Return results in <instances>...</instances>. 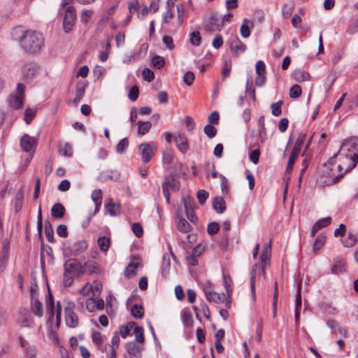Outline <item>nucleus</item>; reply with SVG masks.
I'll list each match as a JSON object with an SVG mask.
<instances>
[{
    "label": "nucleus",
    "mask_w": 358,
    "mask_h": 358,
    "mask_svg": "<svg viewBox=\"0 0 358 358\" xmlns=\"http://www.w3.org/2000/svg\"><path fill=\"white\" fill-rule=\"evenodd\" d=\"M341 178L334 164V158H330L327 163H324L319 167L317 183L320 186H329L334 184Z\"/></svg>",
    "instance_id": "1"
},
{
    "label": "nucleus",
    "mask_w": 358,
    "mask_h": 358,
    "mask_svg": "<svg viewBox=\"0 0 358 358\" xmlns=\"http://www.w3.org/2000/svg\"><path fill=\"white\" fill-rule=\"evenodd\" d=\"M22 35L19 36L21 46L30 53L39 51L44 44L43 35L33 30L20 31Z\"/></svg>",
    "instance_id": "2"
},
{
    "label": "nucleus",
    "mask_w": 358,
    "mask_h": 358,
    "mask_svg": "<svg viewBox=\"0 0 358 358\" xmlns=\"http://www.w3.org/2000/svg\"><path fill=\"white\" fill-rule=\"evenodd\" d=\"M345 150V148L343 150H339L332 157L334 160L336 159L338 162L336 169L338 173L341 174V178L345 173L354 169L358 162L357 159L347 155Z\"/></svg>",
    "instance_id": "3"
},
{
    "label": "nucleus",
    "mask_w": 358,
    "mask_h": 358,
    "mask_svg": "<svg viewBox=\"0 0 358 358\" xmlns=\"http://www.w3.org/2000/svg\"><path fill=\"white\" fill-rule=\"evenodd\" d=\"M144 163H148L154 156L157 150V145L154 142L141 143L138 147Z\"/></svg>",
    "instance_id": "4"
},
{
    "label": "nucleus",
    "mask_w": 358,
    "mask_h": 358,
    "mask_svg": "<svg viewBox=\"0 0 358 358\" xmlns=\"http://www.w3.org/2000/svg\"><path fill=\"white\" fill-rule=\"evenodd\" d=\"M75 304L72 302H66L64 308L65 320L69 327L75 328L78 324V317L73 311Z\"/></svg>",
    "instance_id": "5"
},
{
    "label": "nucleus",
    "mask_w": 358,
    "mask_h": 358,
    "mask_svg": "<svg viewBox=\"0 0 358 358\" xmlns=\"http://www.w3.org/2000/svg\"><path fill=\"white\" fill-rule=\"evenodd\" d=\"M305 138H306V136L301 134L299 136L297 141H296V143L294 145L293 150L291 152V155L289 157L287 166V171H291L292 170L294 162L301 151V148Z\"/></svg>",
    "instance_id": "6"
},
{
    "label": "nucleus",
    "mask_w": 358,
    "mask_h": 358,
    "mask_svg": "<svg viewBox=\"0 0 358 358\" xmlns=\"http://www.w3.org/2000/svg\"><path fill=\"white\" fill-rule=\"evenodd\" d=\"M76 20V11L73 6H69L66 9L63 28L66 33L69 32L73 27L74 26L75 21Z\"/></svg>",
    "instance_id": "7"
},
{
    "label": "nucleus",
    "mask_w": 358,
    "mask_h": 358,
    "mask_svg": "<svg viewBox=\"0 0 358 358\" xmlns=\"http://www.w3.org/2000/svg\"><path fill=\"white\" fill-rule=\"evenodd\" d=\"M345 148V154L351 157H353L358 160V139L352 138L345 141L340 150Z\"/></svg>",
    "instance_id": "8"
},
{
    "label": "nucleus",
    "mask_w": 358,
    "mask_h": 358,
    "mask_svg": "<svg viewBox=\"0 0 358 358\" xmlns=\"http://www.w3.org/2000/svg\"><path fill=\"white\" fill-rule=\"evenodd\" d=\"M64 272L72 274L73 272L83 274L85 272L84 266L76 259H68L64 265Z\"/></svg>",
    "instance_id": "9"
},
{
    "label": "nucleus",
    "mask_w": 358,
    "mask_h": 358,
    "mask_svg": "<svg viewBox=\"0 0 358 358\" xmlns=\"http://www.w3.org/2000/svg\"><path fill=\"white\" fill-rule=\"evenodd\" d=\"M88 247V243L86 241L82 240L76 241L69 245V255L77 257L83 253Z\"/></svg>",
    "instance_id": "10"
},
{
    "label": "nucleus",
    "mask_w": 358,
    "mask_h": 358,
    "mask_svg": "<svg viewBox=\"0 0 358 358\" xmlns=\"http://www.w3.org/2000/svg\"><path fill=\"white\" fill-rule=\"evenodd\" d=\"M346 268V261L341 257H337L334 259V264L331 268V272L334 275H339L345 273Z\"/></svg>",
    "instance_id": "11"
},
{
    "label": "nucleus",
    "mask_w": 358,
    "mask_h": 358,
    "mask_svg": "<svg viewBox=\"0 0 358 358\" xmlns=\"http://www.w3.org/2000/svg\"><path fill=\"white\" fill-rule=\"evenodd\" d=\"M39 66L35 63H28L22 67V75L27 80L33 79L38 73Z\"/></svg>",
    "instance_id": "12"
},
{
    "label": "nucleus",
    "mask_w": 358,
    "mask_h": 358,
    "mask_svg": "<svg viewBox=\"0 0 358 358\" xmlns=\"http://www.w3.org/2000/svg\"><path fill=\"white\" fill-rule=\"evenodd\" d=\"M103 308L104 301L102 299L91 297L86 301V308L90 313L97 310H103Z\"/></svg>",
    "instance_id": "13"
},
{
    "label": "nucleus",
    "mask_w": 358,
    "mask_h": 358,
    "mask_svg": "<svg viewBox=\"0 0 358 358\" xmlns=\"http://www.w3.org/2000/svg\"><path fill=\"white\" fill-rule=\"evenodd\" d=\"M37 141L35 138L28 134H24L21 138L20 145L24 152H30L36 145Z\"/></svg>",
    "instance_id": "14"
},
{
    "label": "nucleus",
    "mask_w": 358,
    "mask_h": 358,
    "mask_svg": "<svg viewBox=\"0 0 358 358\" xmlns=\"http://www.w3.org/2000/svg\"><path fill=\"white\" fill-rule=\"evenodd\" d=\"M20 345L24 348L26 358H36L37 350L36 346L30 345L23 338H20Z\"/></svg>",
    "instance_id": "15"
},
{
    "label": "nucleus",
    "mask_w": 358,
    "mask_h": 358,
    "mask_svg": "<svg viewBox=\"0 0 358 358\" xmlns=\"http://www.w3.org/2000/svg\"><path fill=\"white\" fill-rule=\"evenodd\" d=\"M271 244L269 243L268 245H266L262 250V253L261 255V271L263 275H265L266 267L269 264L271 257Z\"/></svg>",
    "instance_id": "16"
},
{
    "label": "nucleus",
    "mask_w": 358,
    "mask_h": 358,
    "mask_svg": "<svg viewBox=\"0 0 358 358\" xmlns=\"http://www.w3.org/2000/svg\"><path fill=\"white\" fill-rule=\"evenodd\" d=\"M182 201L187 217L191 222H196L197 220V217L193 211L192 202L191 199L189 198H183Z\"/></svg>",
    "instance_id": "17"
},
{
    "label": "nucleus",
    "mask_w": 358,
    "mask_h": 358,
    "mask_svg": "<svg viewBox=\"0 0 358 358\" xmlns=\"http://www.w3.org/2000/svg\"><path fill=\"white\" fill-rule=\"evenodd\" d=\"M222 26V22L220 19H218L216 16L213 15L210 17L208 22L205 24V29L207 31L213 32L219 31L220 27Z\"/></svg>",
    "instance_id": "18"
},
{
    "label": "nucleus",
    "mask_w": 358,
    "mask_h": 358,
    "mask_svg": "<svg viewBox=\"0 0 358 358\" xmlns=\"http://www.w3.org/2000/svg\"><path fill=\"white\" fill-rule=\"evenodd\" d=\"M254 23L252 21L245 18L243 20L242 24L240 27V32L243 38H248L250 35V30L253 28Z\"/></svg>",
    "instance_id": "19"
},
{
    "label": "nucleus",
    "mask_w": 358,
    "mask_h": 358,
    "mask_svg": "<svg viewBox=\"0 0 358 358\" xmlns=\"http://www.w3.org/2000/svg\"><path fill=\"white\" fill-rule=\"evenodd\" d=\"M126 350L129 355L130 358H141V352L140 348L134 342H129L126 345Z\"/></svg>",
    "instance_id": "20"
},
{
    "label": "nucleus",
    "mask_w": 358,
    "mask_h": 358,
    "mask_svg": "<svg viewBox=\"0 0 358 358\" xmlns=\"http://www.w3.org/2000/svg\"><path fill=\"white\" fill-rule=\"evenodd\" d=\"M105 207L111 216H116L120 213V204L115 203L112 199H108L106 201Z\"/></svg>",
    "instance_id": "21"
},
{
    "label": "nucleus",
    "mask_w": 358,
    "mask_h": 358,
    "mask_svg": "<svg viewBox=\"0 0 358 358\" xmlns=\"http://www.w3.org/2000/svg\"><path fill=\"white\" fill-rule=\"evenodd\" d=\"M31 309L32 313L37 317H41L43 316V312L42 303H41L38 298H34L31 299Z\"/></svg>",
    "instance_id": "22"
},
{
    "label": "nucleus",
    "mask_w": 358,
    "mask_h": 358,
    "mask_svg": "<svg viewBox=\"0 0 358 358\" xmlns=\"http://www.w3.org/2000/svg\"><path fill=\"white\" fill-rule=\"evenodd\" d=\"M213 207L218 213H222L226 210V203L222 197L216 196L213 201Z\"/></svg>",
    "instance_id": "23"
},
{
    "label": "nucleus",
    "mask_w": 358,
    "mask_h": 358,
    "mask_svg": "<svg viewBox=\"0 0 358 358\" xmlns=\"http://www.w3.org/2000/svg\"><path fill=\"white\" fill-rule=\"evenodd\" d=\"M181 319L185 327H192L193 324V317L191 312L187 309H183L181 312Z\"/></svg>",
    "instance_id": "24"
},
{
    "label": "nucleus",
    "mask_w": 358,
    "mask_h": 358,
    "mask_svg": "<svg viewBox=\"0 0 358 358\" xmlns=\"http://www.w3.org/2000/svg\"><path fill=\"white\" fill-rule=\"evenodd\" d=\"M162 185H165L166 189H171L173 192H176L180 189V182L173 177H169L163 182Z\"/></svg>",
    "instance_id": "25"
},
{
    "label": "nucleus",
    "mask_w": 358,
    "mask_h": 358,
    "mask_svg": "<svg viewBox=\"0 0 358 358\" xmlns=\"http://www.w3.org/2000/svg\"><path fill=\"white\" fill-rule=\"evenodd\" d=\"M65 213V208L62 204L57 203L53 205L51 208L52 216L55 218H62Z\"/></svg>",
    "instance_id": "26"
},
{
    "label": "nucleus",
    "mask_w": 358,
    "mask_h": 358,
    "mask_svg": "<svg viewBox=\"0 0 358 358\" xmlns=\"http://www.w3.org/2000/svg\"><path fill=\"white\" fill-rule=\"evenodd\" d=\"M91 197L95 204V212H98L99 210L100 206L101 205V200H102L101 190L100 189L94 190L92 193Z\"/></svg>",
    "instance_id": "27"
},
{
    "label": "nucleus",
    "mask_w": 358,
    "mask_h": 358,
    "mask_svg": "<svg viewBox=\"0 0 358 358\" xmlns=\"http://www.w3.org/2000/svg\"><path fill=\"white\" fill-rule=\"evenodd\" d=\"M177 229L182 233H188L192 230L191 224L185 219L179 218L176 224Z\"/></svg>",
    "instance_id": "28"
},
{
    "label": "nucleus",
    "mask_w": 358,
    "mask_h": 358,
    "mask_svg": "<svg viewBox=\"0 0 358 358\" xmlns=\"http://www.w3.org/2000/svg\"><path fill=\"white\" fill-rule=\"evenodd\" d=\"M204 292L207 300L210 302L220 303L223 301L220 294L215 292L208 291L206 287L204 288Z\"/></svg>",
    "instance_id": "29"
},
{
    "label": "nucleus",
    "mask_w": 358,
    "mask_h": 358,
    "mask_svg": "<svg viewBox=\"0 0 358 358\" xmlns=\"http://www.w3.org/2000/svg\"><path fill=\"white\" fill-rule=\"evenodd\" d=\"M257 268H258L257 264H255L252 266L251 271H250V288H251V293H252V299L254 301L255 300V297H256L255 278V275H256Z\"/></svg>",
    "instance_id": "30"
},
{
    "label": "nucleus",
    "mask_w": 358,
    "mask_h": 358,
    "mask_svg": "<svg viewBox=\"0 0 358 358\" xmlns=\"http://www.w3.org/2000/svg\"><path fill=\"white\" fill-rule=\"evenodd\" d=\"M293 78L297 82H303L310 79V76L308 73L302 70H295L292 74Z\"/></svg>",
    "instance_id": "31"
},
{
    "label": "nucleus",
    "mask_w": 358,
    "mask_h": 358,
    "mask_svg": "<svg viewBox=\"0 0 358 358\" xmlns=\"http://www.w3.org/2000/svg\"><path fill=\"white\" fill-rule=\"evenodd\" d=\"M10 106L15 109H19L22 106V96L19 95H10L8 99Z\"/></svg>",
    "instance_id": "32"
},
{
    "label": "nucleus",
    "mask_w": 358,
    "mask_h": 358,
    "mask_svg": "<svg viewBox=\"0 0 358 358\" xmlns=\"http://www.w3.org/2000/svg\"><path fill=\"white\" fill-rule=\"evenodd\" d=\"M341 241L344 247L350 248L356 244L357 238L355 235L349 232L346 237H343V238L341 239Z\"/></svg>",
    "instance_id": "33"
},
{
    "label": "nucleus",
    "mask_w": 358,
    "mask_h": 358,
    "mask_svg": "<svg viewBox=\"0 0 358 358\" xmlns=\"http://www.w3.org/2000/svg\"><path fill=\"white\" fill-rule=\"evenodd\" d=\"M138 124V135L143 136L146 134L150 129L152 127V124L147 121V122H143L141 120H139L137 122Z\"/></svg>",
    "instance_id": "34"
},
{
    "label": "nucleus",
    "mask_w": 358,
    "mask_h": 358,
    "mask_svg": "<svg viewBox=\"0 0 358 358\" xmlns=\"http://www.w3.org/2000/svg\"><path fill=\"white\" fill-rule=\"evenodd\" d=\"M85 270H87L89 273H99L101 272V268L98 263L96 262H85L84 265Z\"/></svg>",
    "instance_id": "35"
},
{
    "label": "nucleus",
    "mask_w": 358,
    "mask_h": 358,
    "mask_svg": "<svg viewBox=\"0 0 358 358\" xmlns=\"http://www.w3.org/2000/svg\"><path fill=\"white\" fill-rule=\"evenodd\" d=\"M331 217L329 216L317 220L316 222H315V233L317 231L329 226L331 224Z\"/></svg>",
    "instance_id": "36"
},
{
    "label": "nucleus",
    "mask_w": 358,
    "mask_h": 358,
    "mask_svg": "<svg viewBox=\"0 0 358 358\" xmlns=\"http://www.w3.org/2000/svg\"><path fill=\"white\" fill-rule=\"evenodd\" d=\"M45 234L47 240L50 243H55L54 231L52 224L49 221H46L45 223Z\"/></svg>",
    "instance_id": "37"
},
{
    "label": "nucleus",
    "mask_w": 358,
    "mask_h": 358,
    "mask_svg": "<svg viewBox=\"0 0 358 358\" xmlns=\"http://www.w3.org/2000/svg\"><path fill=\"white\" fill-rule=\"evenodd\" d=\"M97 243L100 250L102 252H106L108 250V248L110 245V240L109 238H107L106 236L99 237L98 238Z\"/></svg>",
    "instance_id": "38"
},
{
    "label": "nucleus",
    "mask_w": 358,
    "mask_h": 358,
    "mask_svg": "<svg viewBox=\"0 0 358 358\" xmlns=\"http://www.w3.org/2000/svg\"><path fill=\"white\" fill-rule=\"evenodd\" d=\"M327 235L324 233L320 234L315 239V252L320 250L327 241Z\"/></svg>",
    "instance_id": "39"
},
{
    "label": "nucleus",
    "mask_w": 358,
    "mask_h": 358,
    "mask_svg": "<svg viewBox=\"0 0 358 358\" xmlns=\"http://www.w3.org/2000/svg\"><path fill=\"white\" fill-rule=\"evenodd\" d=\"M176 142L177 147L180 151H181L182 152H185L187 150V139L184 136H182L181 135H178V136H176Z\"/></svg>",
    "instance_id": "40"
},
{
    "label": "nucleus",
    "mask_w": 358,
    "mask_h": 358,
    "mask_svg": "<svg viewBox=\"0 0 358 358\" xmlns=\"http://www.w3.org/2000/svg\"><path fill=\"white\" fill-rule=\"evenodd\" d=\"M171 266V261L169 256L164 255L162 266V274L163 276L166 277L169 273Z\"/></svg>",
    "instance_id": "41"
},
{
    "label": "nucleus",
    "mask_w": 358,
    "mask_h": 358,
    "mask_svg": "<svg viewBox=\"0 0 358 358\" xmlns=\"http://www.w3.org/2000/svg\"><path fill=\"white\" fill-rule=\"evenodd\" d=\"M258 127H259V135L262 143H264L265 139L264 136L266 135V127L264 124V117L263 115L260 116L258 120Z\"/></svg>",
    "instance_id": "42"
},
{
    "label": "nucleus",
    "mask_w": 358,
    "mask_h": 358,
    "mask_svg": "<svg viewBox=\"0 0 358 358\" xmlns=\"http://www.w3.org/2000/svg\"><path fill=\"white\" fill-rule=\"evenodd\" d=\"M60 154L66 157H71L73 155V148L71 144L66 143L64 145H60L59 147Z\"/></svg>",
    "instance_id": "43"
},
{
    "label": "nucleus",
    "mask_w": 358,
    "mask_h": 358,
    "mask_svg": "<svg viewBox=\"0 0 358 358\" xmlns=\"http://www.w3.org/2000/svg\"><path fill=\"white\" fill-rule=\"evenodd\" d=\"M131 315L136 318H142L144 315V310L141 305L134 304L131 308Z\"/></svg>",
    "instance_id": "44"
},
{
    "label": "nucleus",
    "mask_w": 358,
    "mask_h": 358,
    "mask_svg": "<svg viewBox=\"0 0 358 358\" xmlns=\"http://www.w3.org/2000/svg\"><path fill=\"white\" fill-rule=\"evenodd\" d=\"M173 2L171 0H169L167 3V8L168 10L163 14V22L164 23H168L170 20L173 17V14L171 12L172 8H173Z\"/></svg>",
    "instance_id": "45"
},
{
    "label": "nucleus",
    "mask_w": 358,
    "mask_h": 358,
    "mask_svg": "<svg viewBox=\"0 0 358 358\" xmlns=\"http://www.w3.org/2000/svg\"><path fill=\"white\" fill-rule=\"evenodd\" d=\"M18 323L22 327H31L34 325V320L30 315L24 314L22 315V317L19 319Z\"/></svg>",
    "instance_id": "46"
},
{
    "label": "nucleus",
    "mask_w": 358,
    "mask_h": 358,
    "mask_svg": "<svg viewBox=\"0 0 358 358\" xmlns=\"http://www.w3.org/2000/svg\"><path fill=\"white\" fill-rule=\"evenodd\" d=\"M189 42L192 45L199 46L201 42L200 33L197 31H192L189 34Z\"/></svg>",
    "instance_id": "47"
},
{
    "label": "nucleus",
    "mask_w": 358,
    "mask_h": 358,
    "mask_svg": "<svg viewBox=\"0 0 358 358\" xmlns=\"http://www.w3.org/2000/svg\"><path fill=\"white\" fill-rule=\"evenodd\" d=\"M231 48L236 54L243 52L246 50V45L238 39L231 43Z\"/></svg>",
    "instance_id": "48"
},
{
    "label": "nucleus",
    "mask_w": 358,
    "mask_h": 358,
    "mask_svg": "<svg viewBox=\"0 0 358 358\" xmlns=\"http://www.w3.org/2000/svg\"><path fill=\"white\" fill-rule=\"evenodd\" d=\"M134 331L136 341L138 343H143L145 340L143 329L141 327L136 326V324L135 323V326L134 327Z\"/></svg>",
    "instance_id": "49"
},
{
    "label": "nucleus",
    "mask_w": 358,
    "mask_h": 358,
    "mask_svg": "<svg viewBox=\"0 0 358 358\" xmlns=\"http://www.w3.org/2000/svg\"><path fill=\"white\" fill-rule=\"evenodd\" d=\"M138 264H135L134 262H131L128 264V266L126 267L124 271V274L127 277L131 278L133 277L136 274V268H137Z\"/></svg>",
    "instance_id": "50"
},
{
    "label": "nucleus",
    "mask_w": 358,
    "mask_h": 358,
    "mask_svg": "<svg viewBox=\"0 0 358 358\" xmlns=\"http://www.w3.org/2000/svg\"><path fill=\"white\" fill-rule=\"evenodd\" d=\"M282 103H283L282 101H278V102L271 103V113L273 115L278 117L281 114V113H282L281 107H282Z\"/></svg>",
    "instance_id": "51"
},
{
    "label": "nucleus",
    "mask_w": 358,
    "mask_h": 358,
    "mask_svg": "<svg viewBox=\"0 0 358 358\" xmlns=\"http://www.w3.org/2000/svg\"><path fill=\"white\" fill-rule=\"evenodd\" d=\"M223 280L226 292L227 293V295L229 296L233 291V288L231 287V278L229 275L224 274L223 275Z\"/></svg>",
    "instance_id": "52"
},
{
    "label": "nucleus",
    "mask_w": 358,
    "mask_h": 358,
    "mask_svg": "<svg viewBox=\"0 0 358 358\" xmlns=\"http://www.w3.org/2000/svg\"><path fill=\"white\" fill-rule=\"evenodd\" d=\"M135 326V322H129L127 325L122 326L120 328V334L122 338H125L130 334L131 330Z\"/></svg>",
    "instance_id": "53"
},
{
    "label": "nucleus",
    "mask_w": 358,
    "mask_h": 358,
    "mask_svg": "<svg viewBox=\"0 0 358 358\" xmlns=\"http://www.w3.org/2000/svg\"><path fill=\"white\" fill-rule=\"evenodd\" d=\"M128 145H129V141H128L127 138H124L116 145V151L118 153H121V154L124 153Z\"/></svg>",
    "instance_id": "54"
},
{
    "label": "nucleus",
    "mask_w": 358,
    "mask_h": 358,
    "mask_svg": "<svg viewBox=\"0 0 358 358\" xmlns=\"http://www.w3.org/2000/svg\"><path fill=\"white\" fill-rule=\"evenodd\" d=\"M46 303H47V310L48 313L50 317L53 316V308H54V299L50 292H49L48 296L46 298Z\"/></svg>",
    "instance_id": "55"
},
{
    "label": "nucleus",
    "mask_w": 358,
    "mask_h": 358,
    "mask_svg": "<svg viewBox=\"0 0 358 358\" xmlns=\"http://www.w3.org/2000/svg\"><path fill=\"white\" fill-rule=\"evenodd\" d=\"M203 131L206 134V135L210 138L215 137L217 134L216 128L210 124H207L204 127Z\"/></svg>",
    "instance_id": "56"
},
{
    "label": "nucleus",
    "mask_w": 358,
    "mask_h": 358,
    "mask_svg": "<svg viewBox=\"0 0 358 358\" xmlns=\"http://www.w3.org/2000/svg\"><path fill=\"white\" fill-rule=\"evenodd\" d=\"M152 64L155 67L157 68L158 69H160L164 66L165 61L162 57L156 55L152 57Z\"/></svg>",
    "instance_id": "57"
},
{
    "label": "nucleus",
    "mask_w": 358,
    "mask_h": 358,
    "mask_svg": "<svg viewBox=\"0 0 358 358\" xmlns=\"http://www.w3.org/2000/svg\"><path fill=\"white\" fill-rule=\"evenodd\" d=\"M142 76L145 80L150 83L155 78V74L150 69L145 68L142 71Z\"/></svg>",
    "instance_id": "58"
},
{
    "label": "nucleus",
    "mask_w": 358,
    "mask_h": 358,
    "mask_svg": "<svg viewBox=\"0 0 358 358\" xmlns=\"http://www.w3.org/2000/svg\"><path fill=\"white\" fill-rule=\"evenodd\" d=\"M220 230V225L215 222H210L208 224L207 231L210 235L217 234Z\"/></svg>",
    "instance_id": "59"
},
{
    "label": "nucleus",
    "mask_w": 358,
    "mask_h": 358,
    "mask_svg": "<svg viewBox=\"0 0 358 358\" xmlns=\"http://www.w3.org/2000/svg\"><path fill=\"white\" fill-rule=\"evenodd\" d=\"M301 94V88L298 85H294L289 90V96L292 98H298Z\"/></svg>",
    "instance_id": "60"
},
{
    "label": "nucleus",
    "mask_w": 358,
    "mask_h": 358,
    "mask_svg": "<svg viewBox=\"0 0 358 358\" xmlns=\"http://www.w3.org/2000/svg\"><path fill=\"white\" fill-rule=\"evenodd\" d=\"M86 86H87V84L85 82H83V81L78 82L76 85V92H75L76 95H79V96H83L85 92Z\"/></svg>",
    "instance_id": "61"
},
{
    "label": "nucleus",
    "mask_w": 358,
    "mask_h": 358,
    "mask_svg": "<svg viewBox=\"0 0 358 358\" xmlns=\"http://www.w3.org/2000/svg\"><path fill=\"white\" fill-rule=\"evenodd\" d=\"M194 80V74L192 71H187L183 76V82L188 86L192 85Z\"/></svg>",
    "instance_id": "62"
},
{
    "label": "nucleus",
    "mask_w": 358,
    "mask_h": 358,
    "mask_svg": "<svg viewBox=\"0 0 358 358\" xmlns=\"http://www.w3.org/2000/svg\"><path fill=\"white\" fill-rule=\"evenodd\" d=\"M196 196L199 202L203 204L208 197V192L204 189H200L197 192Z\"/></svg>",
    "instance_id": "63"
},
{
    "label": "nucleus",
    "mask_w": 358,
    "mask_h": 358,
    "mask_svg": "<svg viewBox=\"0 0 358 358\" xmlns=\"http://www.w3.org/2000/svg\"><path fill=\"white\" fill-rule=\"evenodd\" d=\"M294 5L290 3H285L282 8V13L284 17H287L292 12Z\"/></svg>",
    "instance_id": "64"
}]
</instances>
